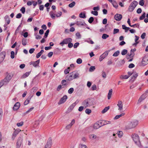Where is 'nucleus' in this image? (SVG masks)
Segmentation results:
<instances>
[{"label": "nucleus", "instance_id": "4", "mask_svg": "<svg viewBox=\"0 0 148 148\" xmlns=\"http://www.w3.org/2000/svg\"><path fill=\"white\" fill-rule=\"evenodd\" d=\"M132 137L135 144L139 147H141L142 145L138 136L135 134H133L132 135Z\"/></svg>", "mask_w": 148, "mask_h": 148}, {"label": "nucleus", "instance_id": "32", "mask_svg": "<svg viewBox=\"0 0 148 148\" xmlns=\"http://www.w3.org/2000/svg\"><path fill=\"white\" fill-rule=\"evenodd\" d=\"M75 1H73L69 5V7L71 8H73L75 5Z\"/></svg>", "mask_w": 148, "mask_h": 148}, {"label": "nucleus", "instance_id": "31", "mask_svg": "<svg viewBox=\"0 0 148 148\" xmlns=\"http://www.w3.org/2000/svg\"><path fill=\"white\" fill-rule=\"evenodd\" d=\"M79 17L82 18H85L86 17V15L84 13L81 12L79 14Z\"/></svg>", "mask_w": 148, "mask_h": 148}, {"label": "nucleus", "instance_id": "46", "mask_svg": "<svg viewBox=\"0 0 148 148\" xmlns=\"http://www.w3.org/2000/svg\"><path fill=\"white\" fill-rule=\"evenodd\" d=\"M74 89L73 88H70L68 90V92L69 94H72L74 91Z\"/></svg>", "mask_w": 148, "mask_h": 148}, {"label": "nucleus", "instance_id": "9", "mask_svg": "<svg viewBox=\"0 0 148 148\" xmlns=\"http://www.w3.org/2000/svg\"><path fill=\"white\" fill-rule=\"evenodd\" d=\"M21 131V130L19 129H17L14 131L12 134V137L13 140H14L15 139L17 135Z\"/></svg>", "mask_w": 148, "mask_h": 148}, {"label": "nucleus", "instance_id": "6", "mask_svg": "<svg viewBox=\"0 0 148 148\" xmlns=\"http://www.w3.org/2000/svg\"><path fill=\"white\" fill-rule=\"evenodd\" d=\"M23 140V136L21 137H19L18 138L16 143V146L17 148H20L21 146Z\"/></svg>", "mask_w": 148, "mask_h": 148}, {"label": "nucleus", "instance_id": "52", "mask_svg": "<svg viewBox=\"0 0 148 148\" xmlns=\"http://www.w3.org/2000/svg\"><path fill=\"white\" fill-rule=\"evenodd\" d=\"M75 35L77 37V38L79 39L81 38V36L79 32H77L76 34Z\"/></svg>", "mask_w": 148, "mask_h": 148}, {"label": "nucleus", "instance_id": "53", "mask_svg": "<svg viewBox=\"0 0 148 148\" xmlns=\"http://www.w3.org/2000/svg\"><path fill=\"white\" fill-rule=\"evenodd\" d=\"M76 62L78 64H80L82 62V60L81 58H78Z\"/></svg>", "mask_w": 148, "mask_h": 148}, {"label": "nucleus", "instance_id": "44", "mask_svg": "<svg viewBox=\"0 0 148 148\" xmlns=\"http://www.w3.org/2000/svg\"><path fill=\"white\" fill-rule=\"evenodd\" d=\"M96 89L97 86L95 84L93 85L91 88V90L93 91L96 90Z\"/></svg>", "mask_w": 148, "mask_h": 148}, {"label": "nucleus", "instance_id": "54", "mask_svg": "<svg viewBox=\"0 0 148 148\" xmlns=\"http://www.w3.org/2000/svg\"><path fill=\"white\" fill-rule=\"evenodd\" d=\"M23 122L22 121L20 123H17L16 124V125L18 127H20L22 126L23 125Z\"/></svg>", "mask_w": 148, "mask_h": 148}, {"label": "nucleus", "instance_id": "29", "mask_svg": "<svg viewBox=\"0 0 148 148\" xmlns=\"http://www.w3.org/2000/svg\"><path fill=\"white\" fill-rule=\"evenodd\" d=\"M43 52L44 50H41L39 53L37 54L36 56V58H39Z\"/></svg>", "mask_w": 148, "mask_h": 148}, {"label": "nucleus", "instance_id": "23", "mask_svg": "<svg viewBox=\"0 0 148 148\" xmlns=\"http://www.w3.org/2000/svg\"><path fill=\"white\" fill-rule=\"evenodd\" d=\"M138 2L136 1H133L130 4V5L134 8H135L138 5Z\"/></svg>", "mask_w": 148, "mask_h": 148}, {"label": "nucleus", "instance_id": "45", "mask_svg": "<svg viewBox=\"0 0 148 148\" xmlns=\"http://www.w3.org/2000/svg\"><path fill=\"white\" fill-rule=\"evenodd\" d=\"M127 51L126 49H124L122 51L121 53L122 55H124L127 53Z\"/></svg>", "mask_w": 148, "mask_h": 148}, {"label": "nucleus", "instance_id": "62", "mask_svg": "<svg viewBox=\"0 0 148 148\" xmlns=\"http://www.w3.org/2000/svg\"><path fill=\"white\" fill-rule=\"evenodd\" d=\"M71 42H70L68 43V47L69 48L72 47L73 46V44Z\"/></svg>", "mask_w": 148, "mask_h": 148}, {"label": "nucleus", "instance_id": "40", "mask_svg": "<svg viewBox=\"0 0 148 148\" xmlns=\"http://www.w3.org/2000/svg\"><path fill=\"white\" fill-rule=\"evenodd\" d=\"M26 39L23 38L22 40V44L23 46H25L26 45Z\"/></svg>", "mask_w": 148, "mask_h": 148}, {"label": "nucleus", "instance_id": "61", "mask_svg": "<svg viewBox=\"0 0 148 148\" xmlns=\"http://www.w3.org/2000/svg\"><path fill=\"white\" fill-rule=\"evenodd\" d=\"M112 4L113 6L115 8H116L118 7V6L116 1H114V3H113Z\"/></svg>", "mask_w": 148, "mask_h": 148}, {"label": "nucleus", "instance_id": "49", "mask_svg": "<svg viewBox=\"0 0 148 148\" xmlns=\"http://www.w3.org/2000/svg\"><path fill=\"white\" fill-rule=\"evenodd\" d=\"M94 21V18L93 17H90L88 20V22L90 23H92Z\"/></svg>", "mask_w": 148, "mask_h": 148}, {"label": "nucleus", "instance_id": "55", "mask_svg": "<svg viewBox=\"0 0 148 148\" xmlns=\"http://www.w3.org/2000/svg\"><path fill=\"white\" fill-rule=\"evenodd\" d=\"M122 28L123 29H127V30H128L130 29L129 27H126L125 25H122Z\"/></svg>", "mask_w": 148, "mask_h": 148}, {"label": "nucleus", "instance_id": "42", "mask_svg": "<svg viewBox=\"0 0 148 148\" xmlns=\"http://www.w3.org/2000/svg\"><path fill=\"white\" fill-rule=\"evenodd\" d=\"M145 17V13L144 12L143 14L140 17L139 19L140 20H142Z\"/></svg>", "mask_w": 148, "mask_h": 148}, {"label": "nucleus", "instance_id": "37", "mask_svg": "<svg viewBox=\"0 0 148 148\" xmlns=\"http://www.w3.org/2000/svg\"><path fill=\"white\" fill-rule=\"evenodd\" d=\"M34 109V107H32L31 108H30L29 110H28L24 114H26L29 113L30 112H31L32 110Z\"/></svg>", "mask_w": 148, "mask_h": 148}, {"label": "nucleus", "instance_id": "18", "mask_svg": "<svg viewBox=\"0 0 148 148\" xmlns=\"http://www.w3.org/2000/svg\"><path fill=\"white\" fill-rule=\"evenodd\" d=\"M40 62V60H38L36 61L35 62H29V64L30 65H32L34 66L35 67H36L37 66L38 64Z\"/></svg>", "mask_w": 148, "mask_h": 148}, {"label": "nucleus", "instance_id": "50", "mask_svg": "<svg viewBox=\"0 0 148 148\" xmlns=\"http://www.w3.org/2000/svg\"><path fill=\"white\" fill-rule=\"evenodd\" d=\"M49 29H47L46 31V32L45 33V36H44V37L45 38H46L47 37L48 35V34H49Z\"/></svg>", "mask_w": 148, "mask_h": 148}, {"label": "nucleus", "instance_id": "36", "mask_svg": "<svg viewBox=\"0 0 148 148\" xmlns=\"http://www.w3.org/2000/svg\"><path fill=\"white\" fill-rule=\"evenodd\" d=\"M134 9L135 8H134L132 6L130 5L129 7L128 10L130 12H132L133 11Z\"/></svg>", "mask_w": 148, "mask_h": 148}, {"label": "nucleus", "instance_id": "60", "mask_svg": "<svg viewBox=\"0 0 148 148\" xmlns=\"http://www.w3.org/2000/svg\"><path fill=\"white\" fill-rule=\"evenodd\" d=\"M79 148H87L86 145H80L79 146Z\"/></svg>", "mask_w": 148, "mask_h": 148}, {"label": "nucleus", "instance_id": "43", "mask_svg": "<svg viewBox=\"0 0 148 148\" xmlns=\"http://www.w3.org/2000/svg\"><path fill=\"white\" fill-rule=\"evenodd\" d=\"M70 67H68L67 69L65 70L64 71V73L65 74H66L69 73L70 71Z\"/></svg>", "mask_w": 148, "mask_h": 148}, {"label": "nucleus", "instance_id": "12", "mask_svg": "<svg viewBox=\"0 0 148 148\" xmlns=\"http://www.w3.org/2000/svg\"><path fill=\"white\" fill-rule=\"evenodd\" d=\"M146 97V95L145 94H143L139 99L137 102L138 104L140 103L143 101L145 99Z\"/></svg>", "mask_w": 148, "mask_h": 148}, {"label": "nucleus", "instance_id": "35", "mask_svg": "<svg viewBox=\"0 0 148 148\" xmlns=\"http://www.w3.org/2000/svg\"><path fill=\"white\" fill-rule=\"evenodd\" d=\"M50 14L51 18L54 19L55 18L56 14H53L52 12H50Z\"/></svg>", "mask_w": 148, "mask_h": 148}, {"label": "nucleus", "instance_id": "22", "mask_svg": "<svg viewBox=\"0 0 148 148\" xmlns=\"http://www.w3.org/2000/svg\"><path fill=\"white\" fill-rule=\"evenodd\" d=\"M4 19L7 24H9L10 23V20L9 16L8 15H6L4 17Z\"/></svg>", "mask_w": 148, "mask_h": 148}, {"label": "nucleus", "instance_id": "48", "mask_svg": "<svg viewBox=\"0 0 148 148\" xmlns=\"http://www.w3.org/2000/svg\"><path fill=\"white\" fill-rule=\"evenodd\" d=\"M14 54L15 53L14 51H11L10 57L12 59H13L14 58Z\"/></svg>", "mask_w": 148, "mask_h": 148}, {"label": "nucleus", "instance_id": "28", "mask_svg": "<svg viewBox=\"0 0 148 148\" xmlns=\"http://www.w3.org/2000/svg\"><path fill=\"white\" fill-rule=\"evenodd\" d=\"M110 108L109 106L105 107L102 111L101 113L104 114L106 113Z\"/></svg>", "mask_w": 148, "mask_h": 148}, {"label": "nucleus", "instance_id": "25", "mask_svg": "<svg viewBox=\"0 0 148 148\" xmlns=\"http://www.w3.org/2000/svg\"><path fill=\"white\" fill-rule=\"evenodd\" d=\"M125 113H122L121 114L118 115H116L114 118V119H119L120 117L124 115Z\"/></svg>", "mask_w": 148, "mask_h": 148}, {"label": "nucleus", "instance_id": "21", "mask_svg": "<svg viewBox=\"0 0 148 148\" xmlns=\"http://www.w3.org/2000/svg\"><path fill=\"white\" fill-rule=\"evenodd\" d=\"M76 104V103L75 102L71 104L68 110V111L69 112H71L73 109Z\"/></svg>", "mask_w": 148, "mask_h": 148}, {"label": "nucleus", "instance_id": "20", "mask_svg": "<svg viewBox=\"0 0 148 148\" xmlns=\"http://www.w3.org/2000/svg\"><path fill=\"white\" fill-rule=\"evenodd\" d=\"M77 25L79 26H81L86 25V23L84 21H77L75 23Z\"/></svg>", "mask_w": 148, "mask_h": 148}, {"label": "nucleus", "instance_id": "58", "mask_svg": "<svg viewBox=\"0 0 148 148\" xmlns=\"http://www.w3.org/2000/svg\"><path fill=\"white\" fill-rule=\"evenodd\" d=\"M134 55V52L132 51V49H131L130 51V56L131 57H133Z\"/></svg>", "mask_w": 148, "mask_h": 148}, {"label": "nucleus", "instance_id": "11", "mask_svg": "<svg viewBox=\"0 0 148 148\" xmlns=\"http://www.w3.org/2000/svg\"><path fill=\"white\" fill-rule=\"evenodd\" d=\"M117 106L118 107V110L120 111L122 110L123 109V102L121 100H119L118 102Z\"/></svg>", "mask_w": 148, "mask_h": 148}, {"label": "nucleus", "instance_id": "24", "mask_svg": "<svg viewBox=\"0 0 148 148\" xmlns=\"http://www.w3.org/2000/svg\"><path fill=\"white\" fill-rule=\"evenodd\" d=\"M112 89H110L108 93V99H110V98L112 94Z\"/></svg>", "mask_w": 148, "mask_h": 148}, {"label": "nucleus", "instance_id": "2", "mask_svg": "<svg viewBox=\"0 0 148 148\" xmlns=\"http://www.w3.org/2000/svg\"><path fill=\"white\" fill-rule=\"evenodd\" d=\"M79 74L77 71H74L70 73L68 75L66 78L69 81H71L73 79L79 77Z\"/></svg>", "mask_w": 148, "mask_h": 148}, {"label": "nucleus", "instance_id": "59", "mask_svg": "<svg viewBox=\"0 0 148 148\" xmlns=\"http://www.w3.org/2000/svg\"><path fill=\"white\" fill-rule=\"evenodd\" d=\"M99 6H98L97 7H94L93 8V10L94 11H98L99 10Z\"/></svg>", "mask_w": 148, "mask_h": 148}, {"label": "nucleus", "instance_id": "16", "mask_svg": "<svg viewBox=\"0 0 148 148\" xmlns=\"http://www.w3.org/2000/svg\"><path fill=\"white\" fill-rule=\"evenodd\" d=\"M67 98V97L66 95L62 97L59 102H58L59 104H60L64 103L66 101V99Z\"/></svg>", "mask_w": 148, "mask_h": 148}, {"label": "nucleus", "instance_id": "26", "mask_svg": "<svg viewBox=\"0 0 148 148\" xmlns=\"http://www.w3.org/2000/svg\"><path fill=\"white\" fill-rule=\"evenodd\" d=\"M129 77V76L127 75H121L120 77V78L121 79H128Z\"/></svg>", "mask_w": 148, "mask_h": 148}, {"label": "nucleus", "instance_id": "33", "mask_svg": "<svg viewBox=\"0 0 148 148\" xmlns=\"http://www.w3.org/2000/svg\"><path fill=\"white\" fill-rule=\"evenodd\" d=\"M117 134L119 137L120 138L123 135V133L122 131H119L117 132Z\"/></svg>", "mask_w": 148, "mask_h": 148}, {"label": "nucleus", "instance_id": "39", "mask_svg": "<svg viewBox=\"0 0 148 148\" xmlns=\"http://www.w3.org/2000/svg\"><path fill=\"white\" fill-rule=\"evenodd\" d=\"M120 52L119 51H117L113 54V56L114 57L117 56L119 54Z\"/></svg>", "mask_w": 148, "mask_h": 148}, {"label": "nucleus", "instance_id": "10", "mask_svg": "<svg viewBox=\"0 0 148 148\" xmlns=\"http://www.w3.org/2000/svg\"><path fill=\"white\" fill-rule=\"evenodd\" d=\"M52 143V140L51 138H49L47 144L45 145V148H51Z\"/></svg>", "mask_w": 148, "mask_h": 148}, {"label": "nucleus", "instance_id": "5", "mask_svg": "<svg viewBox=\"0 0 148 148\" xmlns=\"http://www.w3.org/2000/svg\"><path fill=\"white\" fill-rule=\"evenodd\" d=\"M12 77L10 75H8L3 79V80H1L4 85H6L8 84L10 81L12 79Z\"/></svg>", "mask_w": 148, "mask_h": 148}, {"label": "nucleus", "instance_id": "1", "mask_svg": "<svg viewBox=\"0 0 148 148\" xmlns=\"http://www.w3.org/2000/svg\"><path fill=\"white\" fill-rule=\"evenodd\" d=\"M95 103V99L92 98H88L84 100L82 103V105L85 108L94 105Z\"/></svg>", "mask_w": 148, "mask_h": 148}, {"label": "nucleus", "instance_id": "64", "mask_svg": "<svg viewBox=\"0 0 148 148\" xmlns=\"http://www.w3.org/2000/svg\"><path fill=\"white\" fill-rule=\"evenodd\" d=\"M146 36V33H143L142 34L141 36V38L142 39H143L145 38Z\"/></svg>", "mask_w": 148, "mask_h": 148}, {"label": "nucleus", "instance_id": "13", "mask_svg": "<svg viewBox=\"0 0 148 148\" xmlns=\"http://www.w3.org/2000/svg\"><path fill=\"white\" fill-rule=\"evenodd\" d=\"M122 18V15L121 14H116L114 16V18L116 21H120Z\"/></svg>", "mask_w": 148, "mask_h": 148}, {"label": "nucleus", "instance_id": "56", "mask_svg": "<svg viewBox=\"0 0 148 148\" xmlns=\"http://www.w3.org/2000/svg\"><path fill=\"white\" fill-rule=\"evenodd\" d=\"M20 11L23 14H24L25 12V8L24 7H22L20 10Z\"/></svg>", "mask_w": 148, "mask_h": 148}, {"label": "nucleus", "instance_id": "30", "mask_svg": "<svg viewBox=\"0 0 148 148\" xmlns=\"http://www.w3.org/2000/svg\"><path fill=\"white\" fill-rule=\"evenodd\" d=\"M89 137L92 140H94L96 138L97 136L93 134L90 135L89 136Z\"/></svg>", "mask_w": 148, "mask_h": 148}, {"label": "nucleus", "instance_id": "57", "mask_svg": "<svg viewBox=\"0 0 148 148\" xmlns=\"http://www.w3.org/2000/svg\"><path fill=\"white\" fill-rule=\"evenodd\" d=\"M119 32V29H114L113 31V34H116L118 33Z\"/></svg>", "mask_w": 148, "mask_h": 148}, {"label": "nucleus", "instance_id": "51", "mask_svg": "<svg viewBox=\"0 0 148 148\" xmlns=\"http://www.w3.org/2000/svg\"><path fill=\"white\" fill-rule=\"evenodd\" d=\"M91 13L92 14L95 16H97L98 15V12L96 11H92L91 12Z\"/></svg>", "mask_w": 148, "mask_h": 148}, {"label": "nucleus", "instance_id": "17", "mask_svg": "<svg viewBox=\"0 0 148 148\" xmlns=\"http://www.w3.org/2000/svg\"><path fill=\"white\" fill-rule=\"evenodd\" d=\"M142 63L143 66H145L148 64V59L146 57H144L143 58Z\"/></svg>", "mask_w": 148, "mask_h": 148}, {"label": "nucleus", "instance_id": "38", "mask_svg": "<svg viewBox=\"0 0 148 148\" xmlns=\"http://www.w3.org/2000/svg\"><path fill=\"white\" fill-rule=\"evenodd\" d=\"M109 37V35L106 34H103L102 36V38L103 39H105Z\"/></svg>", "mask_w": 148, "mask_h": 148}, {"label": "nucleus", "instance_id": "7", "mask_svg": "<svg viewBox=\"0 0 148 148\" xmlns=\"http://www.w3.org/2000/svg\"><path fill=\"white\" fill-rule=\"evenodd\" d=\"M72 41V39L71 38H67L64 39L62 42L60 43V45L61 46H63L64 44H67L69 42H71Z\"/></svg>", "mask_w": 148, "mask_h": 148}, {"label": "nucleus", "instance_id": "15", "mask_svg": "<svg viewBox=\"0 0 148 148\" xmlns=\"http://www.w3.org/2000/svg\"><path fill=\"white\" fill-rule=\"evenodd\" d=\"M5 55V53L4 52H1L0 53V63L4 60Z\"/></svg>", "mask_w": 148, "mask_h": 148}, {"label": "nucleus", "instance_id": "19", "mask_svg": "<svg viewBox=\"0 0 148 148\" xmlns=\"http://www.w3.org/2000/svg\"><path fill=\"white\" fill-rule=\"evenodd\" d=\"M20 105L19 102H16L14 105L13 109L14 110H16L20 107Z\"/></svg>", "mask_w": 148, "mask_h": 148}, {"label": "nucleus", "instance_id": "14", "mask_svg": "<svg viewBox=\"0 0 148 148\" xmlns=\"http://www.w3.org/2000/svg\"><path fill=\"white\" fill-rule=\"evenodd\" d=\"M75 122V119H73L72 120V121H71V123L67 125L66 127V130H69L71 127L74 124Z\"/></svg>", "mask_w": 148, "mask_h": 148}, {"label": "nucleus", "instance_id": "34", "mask_svg": "<svg viewBox=\"0 0 148 148\" xmlns=\"http://www.w3.org/2000/svg\"><path fill=\"white\" fill-rule=\"evenodd\" d=\"M108 51H106L101 55H102L104 58H105L108 56Z\"/></svg>", "mask_w": 148, "mask_h": 148}, {"label": "nucleus", "instance_id": "3", "mask_svg": "<svg viewBox=\"0 0 148 148\" xmlns=\"http://www.w3.org/2000/svg\"><path fill=\"white\" fill-rule=\"evenodd\" d=\"M138 123V121L136 120L129 121L126 126V129H129L134 127L137 125Z\"/></svg>", "mask_w": 148, "mask_h": 148}, {"label": "nucleus", "instance_id": "47", "mask_svg": "<svg viewBox=\"0 0 148 148\" xmlns=\"http://www.w3.org/2000/svg\"><path fill=\"white\" fill-rule=\"evenodd\" d=\"M91 112V110L89 109H87L85 110V112L86 114H89Z\"/></svg>", "mask_w": 148, "mask_h": 148}, {"label": "nucleus", "instance_id": "8", "mask_svg": "<svg viewBox=\"0 0 148 148\" xmlns=\"http://www.w3.org/2000/svg\"><path fill=\"white\" fill-rule=\"evenodd\" d=\"M102 122L101 121H99L95 123L93 126L94 129H97L103 126Z\"/></svg>", "mask_w": 148, "mask_h": 148}, {"label": "nucleus", "instance_id": "63", "mask_svg": "<svg viewBox=\"0 0 148 148\" xmlns=\"http://www.w3.org/2000/svg\"><path fill=\"white\" fill-rule=\"evenodd\" d=\"M29 100L28 99H27L24 102V105H27L29 102Z\"/></svg>", "mask_w": 148, "mask_h": 148}, {"label": "nucleus", "instance_id": "27", "mask_svg": "<svg viewBox=\"0 0 148 148\" xmlns=\"http://www.w3.org/2000/svg\"><path fill=\"white\" fill-rule=\"evenodd\" d=\"M30 74V72L26 73L23 74L21 77V78H24L28 77Z\"/></svg>", "mask_w": 148, "mask_h": 148}, {"label": "nucleus", "instance_id": "41", "mask_svg": "<svg viewBox=\"0 0 148 148\" xmlns=\"http://www.w3.org/2000/svg\"><path fill=\"white\" fill-rule=\"evenodd\" d=\"M95 69V66H91L89 69V71L90 72H92Z\"/></svg>", "mask_w": 148, "mask_h": 148}]
</instances>
